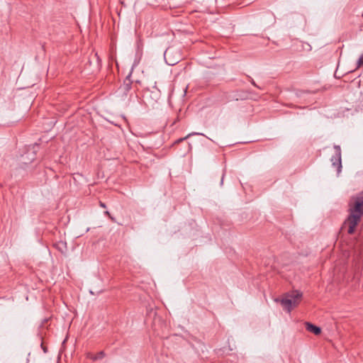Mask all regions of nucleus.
<instances>
[{
  "mask_svg": "<svg viewBox=\"0 0 363 363\" xmlns=\"http://www.w3.org/2000/svg\"><path fill=\"white\" fill-rule=\"evenodd\" d=\"M348 211L350 214L345 223L348 225L347 233L352 235L363 216V192L350 198Z\"/></svg>",
  "mask_w": 363,
  "mask_h": 363,
  "instance_id": "nucleus-1",
  "label": "nucleus"
},
{
  "mask_svg": "<svg viewBox=\"0 0 363 363\" xmlns=\"http://www.w3.org/2000/svg\"><path fill=\"white\" fill-rule=\"evenodd\" d=\"M298 296H294V298H289V296H275L274 301L281 305L284 310L290 312L291 309L295 307L298 303L297 298Z\"/></svg>",
  "mask_w": 363,
  "mask_h": 363,
  "instance_id": "nucleus-2",
  "label": "nucleus"
},
{
  "mask_svg": "<svg viewBox=\"0 0 363 363\" xmlns=\"http://www.w3.org/2000/svg\"><path fill=\"white\" fill-rule=\"evenodd\" d=\"M164 57L166 62L169 65H174L177 64L181 59L179 53L171 48H169L165 50Z\"/></svg>",
  "mask_w": 363,
  "mask_h": 363,
  "instance_id": "nucleus-3",
  "label": "nucleus"
},
{
  "mask_svg": "<svg viewBox=\"0 0 363 363\" xmlns=\"http://www.w3.org/2000/svg\"><path fill=\"white\" fill-rule=\"evenodd\" d=\"M336 153L334 157L331 158L332 165L336 169L337 172L339 174L341 172L342 162H341V150L340 146H335Z\"/></svg>",
  "mask_w": 363,
  "mask_h": 363,
  "instance_id": "nucleus-4",
  "label": "nucleus"
},
{
  "mask_svg": "<svg viewBox=\"0 0 363 363\" xmlns=\"http://www.w3.org/2000/svg\"><path fill=\"white\" fill-rule=\"evenodd\" d=\"M54 247L61 253L65 254L67 251V243L65 241L60 240L54 244Z\"/></svg>",
  "mask_w": 363,
  "mask_h": 363,
  "instance_id": "nucleus-5",
  "label": "nucleus"
},
{
  "mask_svg": "<svg viewBox=\"0 0 363 363\" xmlns=\"http://www.w3.org/2000/svg\"><path fill=\"white\" fill-rule=\"evenodd\" d=\"M306 329L308 331L313 333L316 335L320 334V333H321V330L319 327L315 326L310 323H306Z\"/></svg>",
  "mask_w": 363,
  "mask_h": 363,
  "instance_id": "nucleus-6",
  "label": "nucleus"
},
{
  "mask_svg": "<svg viewBox=\"0 0 363 363\" xmlns=\"http://www.w3.org/2000/svg\"><path fill=\"white\" fill-rule=\"evenodd\" d=\"M132 81L130 79V76H128L125 80L123 81V84L121 86V89L124 91L127 92L131 89Z\"/></svg>",
  "mask_w": 363,
  "mask_h": 363,
  "instance_id": "nucleus-7",
  "label": "nucleus"
},
{
  "mask_svg": "<svg viewBox=\"0 0 363 363\" xmlns=\"http://www.w3.org/2000/svg\"><path fill=\"white\" fill-rule=\"evenodd\" d=\"M196 133H189L186 136L184 137V138H179L178 140H177L174 144H178L182 141H184V140L187 139L188 138H189L191 135H196Z\"/></svg>",
  "mask_w": 363,
  "mask_h": 363,
  "instance_id": "nucleus-8",
  "label": "nucleus"
},
{
  "mask_svg": "<svg viewBox=\"0 0 363 363\" xmlns=\"http://www.w3.org/2000/svg\"><path fill=\"white\" fill-rule=\"evenodd\" d=\"M104 357V352H100L93 358V359L96 360L99 359H102Z\"/></svg>",
  "mask_w": 363,
  "mask_h": 363,
  "instance_id": "nucleus-9",
  "label": "nucleus"
},
{
  "mask_svg": "<svg viewBox=\"0 0 363 363\" xmlns=\"http://www.w3.org/2000/svg\"><path fill=\"white\" fill-rule=\"evenodd\" d=\"M363 65V53L357 62V67H359Z\"/></svg>",
  "mask_w": 363,
  "mask_h": 363,
  "instance_id": "nucleus-10",
  "label": "nucleus"
},
{
  "mask_svg": "<svg viewBox=\"0 0 363 363\" xmlns=\"http://www.w3.org/2000/svg\"><path fill=\"white\" fill-rule=\"evenodd\" d=\"M104 213H105L106 215H107V216L110 218V219H111V220H113V221H114V220H115L114 218L111 216V215L110 214V213H109L108 211H105V212H104Z\"/></svg>",
  "mask_w": 363,
  "mask_h": 363,
  "instance_id": "nucleus-11",
  "label": "nucleus"
},
{
  "mask_svg": "<svg viewBox=\"0 0 363 363\" xmlns=\"http://www.w3.org/2000/svg\"><path fill=\"white\" fill-rule=\"evenodd\" d=\"M34 160V157H31L28 161H27L26 159H23V162L25 164H28L29 162H31Z\"/></svg>",
  "mask_w": 363,
  "mask_h": 363,
  "instance_id": "nucleus-12",
  "label": "nucleus"
},
{
  "mask_svg": "<svg viewBox=\"0 0 363 363\" xmlns=\"http://www.w3.org/2000/svg\"><path fill=\"white\" fill-rule=\"evenodd\" d=\"M152 94H154L155 97V101H157V99H159V93L157 91H156V92H152Z\"/></svg>",
  "mask_w": 363,
  "mask_h": 363,
  "instance_id": "nucleus-13",
  "label": "nucleus"
},
{
  "mask_svg": "<svg viewBox=\"0 0 363 363\" xmlns=\"http://www.w3.org/2000/svg\"><path fill=\"white\" fill-rule=\"evenodd\" d=\"M99 206L102 208H106V206L104 203H103L102 201H99Z\"/></svg>",
  "mask_w": 363,
  "mask_h": 363,
  "instance_id": "nucleus-14",
  "label": "nucleus"
},
{
  "mask_svg": "<svg viewBox=\"0 0 363 363\" xmlns=\"http://www.w3.org/2000/svg\"><path fill=\"white\" fill-rule=\"evenodd\" d=\"M251 83H252L255 86H257V85L256 84V83L255 82V81H254L253 79H252Z\"/></svg>",
  "mask_w": 363,
  "mask_h": 363,
  "instance_id": "nucleus-15",
  "label": "nucleus"
},
{
  "mask_svg": "<svg viewBox=\"0 0 363 363\" xmlns=\"http://www.w3.org/2000/svg\"><path fill=\"white\" fill-rule=\"evenodd\" d=\"M296 295H297V296L302 295V293H301V294L297 293Z\"/></svg>",
  "mask_w": 363,
  "mask_h": 363,
  "instance_id": "nucleus-16",
  "label": "nucleus"
}]
</instances>
